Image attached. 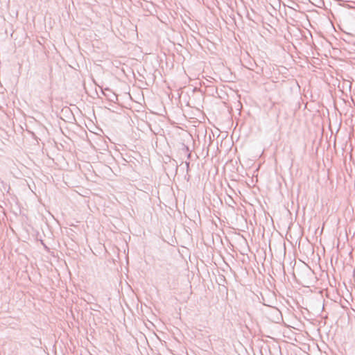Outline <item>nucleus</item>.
<instances>
[{"label":"nucleus","mask_w":355,"mask_h":355,"mask_svg":"<svg viewBox=\"0 0 355 355\" xmlns=\"http://www.w3.org/2000/svg\"><path fill=\"white\" fill-rule=\"evenodd\" d=\"M185 165H186V167H187V171L188 172L189 171V162H185Z\"/></svg>","instance_id":"f03ea898"},{"label":"nucleus","mask_w":355,"mask_h":355,"mask_svg":"<svg viewBox=\"0 0 355 355\" xmlns=\"http://www.w3.org/2000/svg\"><path fill=\"white\" fill-rule=\"evenodd\" d=\"M182 150L185 153V154H187V157L189 158L191 157V153H189V149L188 148V146H187L186 145H184V144H182Z\"/></svg>","instance_id":"f257e3e1"}]
</instances>
